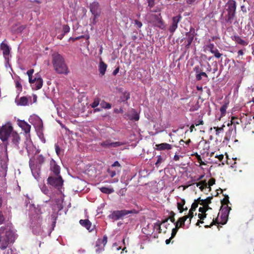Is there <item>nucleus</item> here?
<instances>
[{
  "label": "nucleus",
  "instance_id": "obj_1",
  "mask_svg": "<svg viewBox=\"0 0 254 254\" xmlns=\"http://www.w3.org/2000/svg\"><path fill=\"white\" fill-rule=\"evenodd\" d=\"M16 236L14 232L8 226L0 228V249H5L9 243H13Z\"/></svg>",
  "mask_w": 254,
  "mask_h": 254
},
{
  "label": "nucleus",
  "instance_id": "obj_2",
  "mask_svg": "<svg viewBox=\"0 0 254 254\" xmlns=\"http://www.w3.org/2000/svg\"><path fill=\"white\" fill-rule=\"evenodd\" d=\"M52 63L55 71L58 74H67L69 71L63 57L58 53L52 55Z\"/></svg>",
  "mask_w": 254,
  "mask_h": 254
},
{
  "label": "nucleus",
  "instance_id": "obj_3",
  "mask_svg": "<svg viewBox=\"0 0 254 254\" xmlns=\"http://www.w3.org/2000/svg\"><path fill=\"white\" fill-rule=\"evenodd\" d=\"M227 14L225 16V21L228 23H232L235 16L236 3L234 1L228 2L227 5Z\"/></svg>",
  "mask_w": 254,
  "mask_h": 254
},
{
  "label": "nucleus",
  "instance_id": "obj_4",
  "mask_svg": "<svg viewBox=\"0 0 254 254\" xmlns=\"http://www.w3.org/2000/svg\"><path fill=\"white\" fill-rule=\"evenodd\" d=\"M229 197L227 196V197L224 198L222 201V203L223 204H226V206L224 207H222L221 208V215L220 218L221 219V221L219 222L221 224L224 225L226 223L229 215V213L230 210H231V207H229L228 205V203L229 202Z\"/></svg>",
  "mask_w": 254,
  "mask_h": 254
},
{
  "label": "nucleus",
  "instance_id": "obj_5",
  "mask_svg": "<svg viewBox=\"0 0 254 254\" xmlns=\"http://www.w3.org/2000/svg\"><path fill=\"white\" fill-rule=\"evenodd\" d=\"M137 211L135 209L132 210H122L114 211L109 215V218L114 221L118 220L124 216L129 214L137 213Z\"/></svg>",
  "mask_w": 254,
  "mask_h": 254
},
{
  "label": "nucleus",
  "instance_id": "obj_6",
  "mask_svg": "<svg viewBox=\"0 0 254 254\" xmlns=\"http://www.w3.org/2000/svg\"><path fill=\"white\" fill-rule=\"evenodd\" d=\"M12 127L10 124H6L0 128V139L2 141H7L9 137L13 132Z\"/></svg>",
  "mask_w": 254,
  "mask_h": 254
},
{
  "label": "nucleus",
  "instance_id": "obj_7",
  "mask_svg": "<svg viewBox=\"0 0 254 254\" xmlns=\"http://www.w3.org/2000/svg\"><path fill=\"white\" fill-rule=\"evenodd\" d=\"M56 176H50L47 179L48 184L61 191L64 181L60 175Z\"/></svg>",
  "mask_w": 254,
  "mask_h": 254
},
{
  "label": "nucleus",
  "instance_id": "obj_8",
  "mask_svg": "<svg viewBox=\"0 0 254 254\" xmlns=\"http://www.w3.org/2000/svg\"><path fill=\"white\" fill-rule=\"evenodd\" d=\"M34 158H30L29 163V166L34 178L38 180L40 178V168L37 165L34 164Z\"/></svg>",
  "mask_w": 254,
  "mask_h": 254
},
{
  "label": "nucleus",
  "instance_id": "obj_9",
  "mask_svg": "<svg viewBox=\"0 0 254 254\" xmlns=\"http://www.w3.org/2000/svg\"><path fill=\"white\" fill-rule=\"evenodd\" d=\"M29 121L34 126L35 130L43 128V122L38 116L35 115L31 116Z\"/></svg>",
  "mask_w": 254,
  "mask_h": 254
},
{
  "label": "nucleus",
  "instance_id": "obj_10",
  "mask_svg": "<svg viewBox=\"0 0 254 254\" xmlns=\"http://www.w3.org/2000/svg\"><path fill=\"white\" fill-rule=\"evenodd\" d=\"M89 8L90 12L93 15L100 16L101 13V8L99 3L97 1H93L90 3Z\"/></svg>",
  "mask_w": 254,
  "mask_h": 254
},
{
  "label": "nucleus",
  "instance_id": "obj_11",
  "mask_svg": "<svg viewBox=\"0 0 254 254\" xmlns=\"http://www.w3.org/2000/svg\"><path fill=\"white\" fill-rule=\"evenodd\" d=\"M35 90L40 89L43 85V79L38 73L35 75V77L32 79L31 82H29Z\"/></svg>",
  "mask_w": 254,
  "mask_h": 254
},
{
  "label": "nucleus",
  "instance_id": "obj_12",
  "mask_svg": "<svg viewBox=\"0 0 254 254\" xmlns=\"http://www.w3.org/2000/svg\"><path fill=\"white\" fill-rule=\"evenodd\" d=\"M107 243V237L104 236L102 239H98L96 242V253L99 254L104 250V247Z\"/></svg>",
  "mask_w": 254,
  "mask_h": 254
},
{
  "label": "nucleus",
  "instance_id": "obj_13",
  "mask_svg": "<svg viewBox=\"0 0 254 254\" xmlns=\"http://www.w3.org/2000/svg\"><path fill=\"white\" fill-rule=\"evenodd\" d=\"M100 145L104 148H115L121 146L124 143L122 142H111V140H106L99 143Z\"/></svg>",
  "mask_w": 254,
  "mask_h": 254
},
{
  "label": "nucleus",
  "instance_id": "obj_14",
  "mask_svg": "<svg viewBox=\"0 0 254 254\" xmlns=\"http://www.w3.org/2000/svg\"><path fill=\"white\" fill-rule=\"evenodd\" d=\"M206 50L209 51L211 53L214 55L216 58H220L222 54L219 52L218 50L215 47L214 44L209 43L205 46Z\"/></svg>",
  "mask_w": 254,
  "mask_h": 254
},
{
  "label": "nucleus",
  "instance_id": "obj_15",
  "mask_svg": "<svg viewBox=\"0 0 254 254\" xmlns=\"http://www.w3.org/2000/svg\"><path fill=\"white\" fill-rule=\"evenodd\" d=\"M9 141L12 143L14 147L19 149V143L20 141V137L17 133L14 131L12 132L11 135L9 137Z\"/></svg>",
  "mask_w": 254,
  "mask_h": 254
},
{
  "label": "nucleus",
  "instance_id": "obj_16",
  "mask_svg": "<svg viewBox=\"0 0 254 254\" xmlns=\"http://www.w3.org/2000/svg\"><path fill=\"white\" fill-rule=\"evenodd\" d=\"M0 48L2 51V53L6 62L8 63L9 61V55L10 54V48L6 43H4V41H3L0 44Z\"/></svg>",
  "mask_w": 254,
  "mask_h": 254
},
{
  "label": "nucleus",
  "instance_id": "obj_17",
  "mask_svg": "<svg viewBox=\"0 0 254 254\" xmlns=\"http://www.w3.org/2000/svg\"><path fill=\"white\" fill-rule=\"evenodd\" d=\"M50 171L55 176H59L60 173V167L57 164L56 161L52 159L50 161Z\"/></svg>",
  "mask_w": 254,
  "mask_h": 254
},
{
  "label": "nucleus",
  "instance_id": "obj_18",
  "mask_svg": "<svg viewBox=\"0 0 254 254\" xmlns=\"http://www.w3.org/2000/svg\"><path fill=\"white\" fill-rule=\"evenodd\" d=\"M195 34V30L193 28H190V31L186 33V39L187 41V44L186 46V48H189L190 44H191Z\"/></svg>",
  "mask_w": 254,
  "mask_h": 254
},
{
  "label": "nucleus",
  "instance_id": "obj_19",
  "mask_svg": "<svg viewBox=\"0 0 254 254\" xmlns=\"http://www.w3.org/2000/svg\"><path fill=\"white\" fill-rule=\"evenodd\" d=\"M181 19L180 15L174 16L172 18V23L169 28V31L173 33L178 27V24Z\"/></svg>",
  "mask_w": 254,
  "mask_h": 254
},
{
  "label": "nucleus",
  "instance_id": "obj_20",
  "mask_svg": "<svg viewBox=\"0 0 254 254\" xmlns=\"http://www.w3.org/2000/svg\"><path fill=\"white\" fill-rule=\"evenodd\" d=\"M7 171V164L5 161H0V177H5Z\"/></svg>",
  "mask_w": 254,
  "mask_h": 254
},
{
  "label": "nucleus",
  "instance_id": "obj_21",
  "mask_svg": "<svg viewBox=\"0 0 254 254\" xmlns=\"http://www.w3.org/2000/svg\"><path fill=\"white\" fill-rule=\"evenodd\" d=\"M236 134V127L234 126L233 127H229V130L226 132L224 137V140L229 141L230 140L231 136L235 135Z\"/></svg>",
  "mask_w": 254,
  "mask_h": 254
},
{
  "label": "nucleus",
  "instance_id": "obj_22",
  "mask_svg": "<svg viewBox=\"0 0 254 254\" xmlns=\"http://www.w3.org/2000/svg\"><path fill=\"white\" fill-rule=\"evenodd\" d=\"M155 26L161 29H165V25L160 16V14L158 15H155Z\"/></svg>",
  "mask_w": 254,
  "mask_h": 254
},
{
  "label": "nucleus",
  "instance_id": "obj_23",
  "mask_svg": "<svg viewBox=\"0 0 254 254\" xmlns=\"http://www.w3.org/2000/svg\"><path fill=\"white\" fill-rule=\"evenodd\" d=\"M19 126L23 130L25 133H29L30 131L31 126L24 121H20L18 123Z\"/></svg>",
  "mask_w": 254,
  "mask_h": 254
},
{
  "label": "nucleus",
  "instance_id": "obj_24",
  "mask_svg": "<svg viewBox=\"0 0 254 254\" xmlns=\"http://www.w3.org/2000/svg\"><path fill=\"white\" fill-rule=\"evenodd\" d=\"M79 223L81 226L85 227L88 230H89V231L91 232L93 230V228H92V224L89 220L81 219L79 221Z\"/></svg>",
  "mask_w": 254,
  "mask_h": 254
},
{
  "label": "nucleus",
  "instance_id": "obj_25",
  "mask_svg": "<svg viewBox=\"0 0 254 254\" xmlns=\"http://www.w3.org/2000/svg\"><path fill=\"white\" fill-rule=\"evenodd\" d=\"M107 68V64L102 60L100 61L98 65V70L102 76L104 75Z\"/></svg>",
  "mask_w": 254,
  "mask_h": 254
},
{
  "label": "nucleus",
  "instance_id": "obj_26",
  "mask_svg": "<svg viewBox=\"0 0 254 254\" xmlns=\"http://www.w3.org/2000/svg\"><path fill=\"white\" fill-rule=\"evenodd\" d=\"M156 149L158 150H170L172 148V145L167 143H162L156 145Z\"/></svg>",
  "mask_w": 254,
  "mask_h": 254
},
{
  "label": "nucleus",
  "instance_id": "obj_27",
  "mask_svg": "<svg viewBox=\"0 0 254 254\" xmlns=\"http://www.w3.org/2000/svg\"><path fill=\"white\" fill-rule=\"evenodd\" d=\"M15 102L17 105L26 106L28 105V99L26 97H22L19 99H15Z\"/></svg>",
  "mask_w": 254,
  "mask_h": 254
},
{
  "label": "nucleus",
  "instance_id": "obj_28",
  "mask_svg": "<svg viewBox=\"0 0 254 254\" xmlns=\"http://www.w3.org/2000/svg\"><path fill=\"white\" fill-rule=\"evenodd\" d=\"M153 228V231L151 233H146L147 235H150L153 234L154 232H156L157 233H159L161 232V223L159 222H157L154 223L153 225L151 226Z\"/></svg>",
  "mask_w": 254,
  "mask_h": 254
},
{
  "label": "nucleus",
  "instance_id": "obj_29",
  "mask_svg": "<svg viewBox=\"0 0 254 254\" xmlns=\"http://www.w3.org/2000/svg\"><path fill=\"white\" fill-rule=\"evenodd\" d=\"M211 197H208L206 199H201L200 197H199L197 199V201L199 202H200V204L202 205H206V207L209 208L208 206V204L211 202Z\"/></svg>",
  "mask_w": 254,
  "mask_h": 254
},
{
  "label": "nucleus",
  "instance_id": "obj_30",
  "mask_svg": "<svg viewBox=\"0 0 254 254\" xmlns=\"http://www.w3.org/2000/svg\"><path fill=\"white\" fill-rule=\"evenodd\" d=\"M189 218V216H183L180 217L178 221L177 222H179V224H180L179 227H184L185 228H188L189 226H187L185 227V222L187 220V219Z\"/></svg>",
  "mask_w": 254,
  "mask_h": 254
},
{
  "label": "nucleus",
  "instance_id": "obj_31",
  "mask_svg": "<svg viewBox=\"0 0 254 254\" xmlns=\"http://www.w3.org/2000/svg\"><path fill=\"white\" fill-rule=\"evenodd\" d=\"M252 120V117L251 116H243L241 117L240 121L241 123L244 122L246 124V125H247L248 124H250Z\"/></svg>",
  "mask_w": 254,
  "mask_h": 254
},
{
  "label": "nucleus",
  "instance_id": "obj_32",
  "mask_svg": "<svg viewBox=\"0 0 254 254\" xmlns=\"http://www.w3.org/2000/svg\"><path fill=\"white\" fill-rule=\"evenodd\" d=\"M129 119L131 120L138 121L139 119V116L136 112L132 110L131 114L129 115Z\"/></svg>",
  "mask_w": 254,
  "mask_h": 254
},
{
  "label": "nucleus",
  "instance_id": "obj_33",
  "mask_svg": "<svg viewBox=\"0 0 254 254\" xmlns=\"http://www.w3.org/2000/svg\"><path fill=\"white\" fill-rule=\"evenodd\" d=\"M37 132V134L40 139V140L42 141V142L45 143L46 142V139L44 136V134L43 133V129H39L36 130Z\"/></svg>",
  "mask_w": 254,
  "mask_h": 254
},
{
  "label": "nucleus",
  "instance_id": "obj_34",
  "mask_svg": "<svg viewBox=\"0 0 254 254\" xmlns=\"http://www.w3.org/2000/svg\"><path fill=\"white\" fill-rule=\"evenodd\" d=\"M185 203V201L184 199H182L181 201L177 202V207L178 209L180 210V213H182L184 211V210H187V208H186L185 209H183V206L184 205Z\"/></svg>",
  "mask_w": 254,
  "mask_h": 254
},
{
  "label": "nucleus",
  "instance_id": "obj_35",
  "mask_svg": "<svg viewBox=\"0 0 254 254\" xmlns=\"http://www.w3.org/2000/svg\"><path fill=\"white\" fill-rule=\"evenodd\" d=\"M100 190L101 192L107 194H110L114 191V190L113 188L106 187H101L100 188Z\"/></svg>",
  "mask_w": 254,
  "mask_h": 254
},
{
  "label": "nucleus",
  "instance_id": "obj_36",
  "mask_svg": "<svg viewBox=\"0 0 254 254\" xmlns=\"http://www.w3.org/2000/svg\"><path fill=\"white\" fill-rule=\"evenodd\" d=\"M202 77L207 78L208 76L205 72L202 71H201L199 73H198V74L195 75V78L197 81L201 80Z\"/></svg>",
  "mask_w": 254,
  "mask_h": 254
},
{
  "label": "nucleus",
  "instance_id": "obj_37",
  "mask_svg": "<svg viewBox=\"0 0 254 254\" xmlns=\"http://www.w3.org/2000/svg\"><path fill=\"white\" fill-rule=\"evenodd\" d=\"M100 105L102 108L106 109H110L112 107L111 104L107 103V102H105V101H102L100 103Z\"/></svg>",
  "mask_w": 254,
  "mask_h": 254
},
{
  "label": "nucleus",
  "instance_id": "obj_38",
  "mask_svg": "<svg viewBox=\"0 0 254 254\" xmlns=\"http://www.w3.org/2000/svg\"><path fill=\"white\" fill-rule=\"evenodd\" d=\"M36 163L39 165H41V164H42L45 161V158L42 155H38L36 157Z\"/></svg>",
  "mask_w": 254,
  "mask_h": 254
},
{
  "label": "nucleus",
  "instance_id": "obj_39",
  "mask_svg": "<svg viewBox=\"0 0 254 254\" xmlns=\"http://www.w3.org/2000/svg\"><path fill=\"white\" fill-rule=\"evenodd\" d=\"M240 124L239 121L237 119V118L235 116H232L231 117V123L228 124V126H230V125L232 126V124H234V126L235 125H239Z\"/></svg>",
  "mask_w": 254,
  "mask_h": 254
},
{
  "label": "nucleus",
  "instance_id": "obj_40",
  "mask_svg": "<svg viewBox=\"0 0 254 254\" xmlns=\"http://www.w3.org/2000/svg\"><path fill=\"white\" fill-rule=\"evenodd\" d=\"M100 100L99 98H95L94 99L93 102L90 104L92 108H95L97 107L100 103Z\"/></svg>",
  "mask_w": 254,
  "mask_h": 254
},
{
  "label": "nucleus",
  "instance_id": "obj_41",
  "mask_svg": "<svg viewBox=\"0 0 254 254\" xmlns=\"http://www.w3.org/2000/svg\"><path fill=\"white\" fill-rule=\"evenodd\" d=\"M130 98V95L129 93H124L120 98L121 102H125L127 101Z\"/></svg>",
  "mask_w": 254,
  "mask_h": 254
},
{
  "label": "nucleus",
  "instance_id": "obj_42",
  "mask_svg": "<svg viewBox=\"0 0 254 254\" xmlns=\"http://www.w3.org/2000/svg\"><path fill=\"white\" fill-rule=\"evenodd\" d=\"M178 226H179V222H176L175 223L176 227L172 229L171 238H173L175 236V235L178 231Z\"/></svg>",
  "mask_w": 254,
  "mask_h": 254
},
{
  "label": "nucleus",
  "instance_id": "obj_43",
  "mask_svg": "<svg viewBox=\"0 0 254 254\" xmlns=\"http://www.w3.org/2000/svg\"><path fill=\"white\" fill-rule=\"evenodd\" d=\"M200 202H199L197 201V199L196 200H195V201L191 205V208L190 209V211H195L196 208L198 206V203L200 204Z\"/></svg>",
  "mask_w": 254,
  "mask_h": 254
},
{
  "label": "nucleus",
  "instance_id": "obj_44",
  "mask_svg": "<svg viewBox=\"0 0 254 254\" xmlns=\"http://www.w3.org/2000/svg\"><path fill=\"white\" fill-rule=\"evenodd\" d=\"M175 215V214L173 212H171L170 213V217L169 218L164 220L163 222L165 223V222H167V221L169 219H170L171 221L175 224V223L176 222H175V218H174Z\"/></svg>",
  "mask_w": 254,
  "mask_h": 254
},
{
  "label": "nucleus",
  "instance_id": "obj_45",
  "mask_svg": "<svg viewBox=\"0 0 254 254\" xmlns=\"http://www.w3.org/2000/svg\"><path fill=\"white\" fill-rule=\"evenodd\" d=\"M40 189L41 191L45 194H48L49 192V190L47 188V187L45 185H41L40 186Z\"/></svg>",
  "mask_w": 254,
  "mask_h": 254
},
{
  "label": "nucleus",
  "instance_id": "obj_46",
  "mask_svg": "<svg viewBox=\"0 0 254 254\" xmlns=\"http://www.w3.org/2000/svg\"><path fill=\"white\" fill-rule=\"evenodd\" d=\"M63 29L64 34H63L62 37L60 38L61 39L64 36V35H65V34H66L69 32L70 28L67 25H64L63 26Z\"/></svg>",
  "mask_w": 254,
  "mask_h": 254
},
{
  "label": "nucleus",
  "instance_id": "obj_47",
  "mask_svg": "<svg viewBox=\"0 0 254 254\" xmlns=\"http://www.w3.org/2000/svg\"><path fill=\"white\" fill-rule=\"evenodd\" d=\"M165 159L163 158L161 155L157 156V160L155 163L156 166H158L161 163L164 162Z\"/></svg>",
  "mask_w": 254,
  "mask_h": 254
},
{
  "label": "nucleus",
  "instance_id": "obj_48",
  "mask_svg": "<svg viewBox=\"0 0 254 254\" xmlns=\"http://www.w3.org/2000/svg\"><path fill=\"white\" fill-rule=\"evenodd\" d=\"M236 41L239 44H241L243 46L247 45L248 43L244 40L242 39L239 37H238L236 39Z\"/></svg>",
  "mask_w": 254,
  "mask_h": 254
},
{
  "label": "nucleus",
  "instance_id": "obj_49",
  "mask_svg": "<svg viewBox=\"0 0 254 254\" xmlns=\"http://www.w3.org/2000/svg\"><path fill=\"white\" fill-rule=\"evenodd\" d=\"M34 72V69H30V70H28L27 71V74L28 76L29 77V82H31L32 79V74Z\"/></svg>",
  "mask_w": 254,
  "mask_h": 254
},
{
  "label": "nucleus",
  "instance_id": "obj_50",
  "mask_svg": "<svg viewBox=\"0 0 254 254\" xmlns=\"http://www.w3.org/2000/svg\"><path fill=\"white\" fill-rule=\"evenodd\" d=\"M55 147L57 155L58 156H60L62 152L61 149L60 148V147H59V145L57 143L55 144Z\"/></svg>",
  "mask_w": 254,
  "mask_h": 254
},
{
  "label": "nucleus",
  "instance_id": "obj_51",
  "mask_svg": "<svg viewBox=\"0 0 254 254\" xmlns=\"http://www.w3.org/2000/svg\"><path fill=\"white\" fill-rule=\"evenodd\" d=\"M224 127L225 126L223 125L221 127H214V129L216 130V135H218L220 132L223 131V127Z\"/></svg>",
  "mask_w": 254,
  "mask_h": 254
},
{
  "label": "nucleus",
  "instance_id": "obj_52",
  "mask_svg": "<svg viewBox=\"0 0 254 254\" xmlns=\"http://www.w3.org/2000/svg\"><path fill=\"white\" fill-rule=\"evenodd\" d=\"M15 86L19 92L22 90V85L19 80L15 81Z\"/></svg>",
  "mask_w": 254,
  "mask_h": 254
},
{
  "label": "nucleus",
  "instance_id": "obj_53",
  "mask_svg": "<svg viewBox=\"0 0 254 254\" xmlns=\"http://www.w3.org/2000/svg\"><path fill=\"white\" fill-rule=\"evenodd\" d=\"M111 167H118L119 168H120V170H117V172L118 173H119L120 171H121V164H120V163L119 162V161H115L112 165H111Z\"/></svg>",
  "mask_w": 254,
  "mask_h": 254
},
{
  "label": "nucleus",
  "instance_id": "obj_54",
  "mask_svg": "<svg viewBox=\"0 0 254 254\" xmlns=\"http://www.w3.org/2000/svg\"><path fill=\"white\" fill-rule=\"evenodd\" d=\"M107 172L111 178H113L116 175V171L112 170L110 169H108Z\"/></svg>",
  "mask_w": 254,
  "mask_h": 254
},
{
  "label": "nucleus",
  "instance_id": "obj_55",
  "mask_svg": "<svg viewBox=\"0 0 254 254\" xmlns=\"http://www.w3.org/2000/svg\"><path fill=\"white\" fill-rule=\"evenodd\" d=\"M227 107V105H224L221 107L220 111L221 112L222 115H224L225 114L226 112Z\"/></svg>",
  "mask_w": 254,
  "mask_h": 254
},
{
  "label": "nucleus",
  "instance_id": "obj_56",
  "mask_svg": "<svg viewBox=\"0 0 254 254\" xmlns=\"http://www.w3.org/2000/svg\"><path fill=\"white\" fill-rule=\"evenodd\" d=\"M203 207H200L199 208V211L201 212L202 213H204L208 209L210 208H208L206 205H203Z\"/></svg>",
  "mask_w": 254,
  "mask_h": 254
},
{
  "label": "nucleus",
  "instance_id": "obj_57",
  "mask_svg": "<svg viewBox=\"0 0 254 254\" xmlns=\"http://www.w3.org/2000/svg\"><path fill=\"white\" fill-rule=\"evenodd\" d=\"M100 16H95V15H93V18H91V20H92V21H91V24L94 25H96V23H97V18L99 17Z\"/></svg>",
  "mask_w": 254,
  "mask_h": 254
},
{
  "label": "nucleus",
  "instance_id": "obj_58",
  "mask_svg": "<svg viewBox=\"0 0 254 254\" xmlns=\"http://www.w3.org/2000/svg\"><path fill=\"white\" fill-rule=\"evenodd\" d=\"M215 183V180L213 178H211L208 182V185L209 186L208 187H209V189L208 190H210V187L211 186H213Z\"/></svg>",
  "mask_w": 254,
  "mask_h": 254
},
{
  "label": "nucleus",
  "instance_id": "obj_59",
  "mask_svg": "<svg viewBox=\"0 0 254 254\" xmlns=\"http://www.w3.org/2000/svg\"><path fill=\"white\" fill-rule=\"evenodd\" d=\"M134 25L138 28H141L142 26V23L137 20H134Z\"/></svg>",
  "mask_w": 254,
  "mask_h": 254
},
{
  "label": "nucleus",
  "instance_id": "obj_60",
  "mask_svg": "<svg viewBox=\"0 0 254 254\" xmlns=\"http://www.w3.org/2000/svg\"><path fill=\"white\" fill-rule=\"evenodd\" d=\"M194 71L195 72L196 74H198V73H199L201 70L200 69L199 66H195L193 68Z\"/></svg>",
  "mask_w": 254,
  "mask_h": 254
},
{
  "label": "nucleus",
  "instance_id": "obj_61",
  "mask_svg": "<svg viewBox=\"0 0 254 254\" xmlns=\"http://www.w3.org/2000/svg\"><path fill=\"white\" fill-rule=\"evenodd\" d=\"M124 112L123 108L121 107L120 109L115 108L114 109V113L118 114V113H123Z\"/></svg>",
  "mask_w": 254,
  "mask_h": 254
},
{
  "label": "nucleus",
  "instance_id": "obj_62",
  "mask_svg": "<svg viewBox=\"0 0 254 254\" xmlns=\"http://www.w3.org/2000/svg\"><path fill=\"white\" fill-rule=\"evenodd\" d=\"M193 211H190V210H189V213L188 215H186V216H189V218H190L189 220V224L191 222V219L193 217Z\"/></svg>",
  "mask_w": 254,
  "mask_h": 254
},
{
  "label": "nucleus",
  "instance_id": "obj_63",
  "mask_svg": "<svg viewBox=\"0 0 254 254\" xmlns=\"http://www.w3.org/2000/svg\"><path fill=\"white\" fill-rule=\"evenodd\" d=\"M155 0H147L148 6L150 7H152L154 5Z\"/></svg>",
  "mask_w": 254,
  "mask_h": 254
},
{
  "label": "nucleus",
  "instance_id": "obj_64",
  "mask_svg": "<svg viewBox=\"0 0 254 254\" xmlns=\"http://www.w3.org/2000/svg\"><path fill=\"white\" fill-rule=\"evenodd\" d=\"M206 214H198V217L200 219H204L206 217Z\"/></svg>",
  "mask_w": 254,
  "mask_h": 254
}]
</instances>
